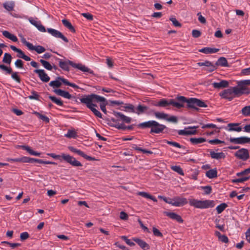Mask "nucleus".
Wrapping results in <instances>:
<instances>
[{
  "instance_id": "1",
  "label": "nucleus",
  "mask_w": 250,
  "mask_h": 250,
  "mask_svg": "<svg viewBox=\"0 0 250 250\" xmlns=\"http://www.w3.org/2000/svg\"><path fill=\"white\" fill-rule=\"evenodd\" d=\"M176 101L171 99L167 100L162 99L159 102L153 104L155 106L166 107L170 105L178 109L182 107H186L198 111V107H207L208 106L206 103L200 99L195 98H187L183 96H178L176 98Z\"/></svg>"
},
{
  "instance_id": "2",
  "label": "nucleus",
  "mask_w": 250,
  "mask_h": 250,
  "mask_svg": "<svg viewBox=\"0 0 250 250\" xmlns=\"http://www.w3.org/2000/svg\"><path fill=\"white\" fill-rule=\"evenodd\" d=\"M54 58L56 60L58 61L59 67L63 71L69 72L70 71L69 65H71L72 67L77 68L83 72H87L91 74H94L93 70L81 63H76L69 60L63 61L56 57H55Z\"/></svg>"
},
{
  "instance_id": "3",
  "label": "nucleus",
  "mask_w": 250,
  "mask_h": 250,
  "mask_svg": "<svg viewBox=\"0 0 250 250\" xmlns=\"http://www.w3.org/2000/svg\"><path fill=\"white\" fill-rule=\"evenodd\" d=\"M137 127L142 129L150 128V133L160 134L164 132L165 129L168 128L164 125L160 124L154 120H150L139 124Z\"/></svg>"
},
{
  "instance_id": "4",
  "label": "nucleus",
  "mask_w": 250,
  "mask_h": 250,
  "mask_svg": "<svg viewBox=\"0 0 250 250\" xmlns=\"http://www.w3.org/2000/svg\"><path fill=\"white\" fill-rule=\"evenodd\" d=\"M80 101L89 109L92 106H97V104H95V103L106 102V99L95 94H91L83 96L82 98H80Z\"/></svg>"
},
{
  "instance_id": "5",
  "label": "nucleus",
  "mask_w": 250,
  "mask_h": 250,
  "mask_svg": "<svg viewBox=\"0 0 250 250\" xmlns=\"http://www.w3.org/2000/svg\"><path fill=\"white\" fill-rule=\"evenodd\" d=\"M47 155L54 159H58L61 161L63 160L73 167H82L83 166L80 162L76 160L74 157L68 154L62 153V155H60L55 153H48Z\"/></svg>"
},
{
  "instance_id": "6",
  "label": "nucleus",
  "mask_w": 250,
  "mask_h": 250,
  "mask_svg": "<svg viewBox=\"0 0 250 250\" xmlns=\"http://www.w3.org/2000/svg\"><path fill=\"white\" fill-rule=\"evenodd\" d=\"M189 204L191 206L201 209L213 208L215 206L214 201L209 200L202 201L195 199H189Z\"/></svg>"
},
{
  "instance_id": "7",
  "label": "nucleus",
  "mask_w": 250,
  "mask_h": 250,
  "mask_svg": "<svg viewBox=\"0 0 250 250\" xmlns=\"http://www.w3.org/2000/svg\"><path fill=\"white\" fill-rule=\"evenodd\" d=\"M113 114L116 119L114 118L105 119L107 125L109 126H110L109 123H111V124H120L118 122L120 121L127 124L130 123L132 119L130 117L125 115L121 112L113 111Z\"/></svg>"
},
{
  "instance_id": "8",
  "label": "nucleus",
  "mask_w": 250,
  "mask_h": 250,
  "mask_svg": "<svg viewBox=\"0 0 250 250\" xmlns=\"http://www.w3.org/2000/svg\"><path fill=\"white\" fill-rule=\"evenodd\" d=\"M236 86L230 87L229 88L224 90L220 93V96L224 99H227L229 101H231L235 97H238V93L236 92Z\"/></svg>"
},
{
  "instance_id": "9",
  "label": "nucleus",
  "mask_w": 250,
  "mask_h": 250,
  "mask_svg": "<svg viewBox=\"0 0 250 250\" xmlns=\"http://www.w3.org/2000/svg\"><path fill=\"white\" fill-rule=\"evenodd\" d=\"M198 127V126H190L185 127L184 129L178 130V133L180 135H191L196 134L197 131L196 129Z\"/></svg>"
},
{
  "instance_id": "10",
  "label": "nucleus",
  "mask_w": 250,
  "mask_h": 250,
  "mask_svg": "<svg viewBox=\"0 0 250 250\" xmlns=\"http://www.w3.org/2000/svg\"><path fill=\"white\" fill-rule=\"evenodd\" d=\"M235 157L243 161L247 160L250 157L249 151L247 149L242 148L235 152Z\"/></svg>"
},
{
  "instance_id": "11",
  "label": "nucleus",
  "mask_w": 250,
  "mask_h": 250,
  "mask_svg": "<svg viewBox=\"0 0 250 250\" xmlns=\"http://www.w3.org/2000/svg\"><path fill=\"white\" fill-rule=\"evenodd\" d=\"M230 143L237 145H244L250 143V138L246 136H242L237 138L230 137L229 139Z\"/></svg>"
},
{
  "instance_id": "12",
  "label": "nucleus",
  "mask_w": 250,
  "mask_h": 250,
  "mask_svg": "<svg viewBox=\"0 0 250 250\" xmlns=\"http://www.w3.org/2000/svg\"><path fill=\"white\" fill-rule=\"evenodd\" d=\"M47 31L52 36L56 38L61 39L65 42H68V40L59 31L51 28H47Z\"/></svg>"
},
{
  "instance_id": "13",
  "label": "nucleus",
  "mask_w": 250,
  "mask_h": 250,
  "mask_svg": "<svg viewBox=\"0 0 250 250\" xmlns=\"http://www.w3.org/2000/svg\"><path fill=\"white\" fill-rule=\"evenodd\" d=\"M238 86H236V92H237L238 97L243 94L248 95L250 93V89L245 85L242 84L238 82Z\"/></svg>"
},
{
  "instance_id": "14",
  "label": "nucleus",
  "mask_w": 250,
  "mask_h": 250,
  "mask_svg": "<svg viewBox=\"0 0 250 250\" xmlns=\"http://www.w3.org/2000/svg\"><path fill=\"white\" fill-rule=\"evenodd\" d=\"M238 86H236V92H237L238 97L243 94L248 95L250 93V89L245 85L242 84L238 82Z\"/></svg>"
},
{
  "instance_id": "15",
  "label": "nucleus",
  "mask_w": 250,
  "mask_h": 250,
  "mask_svg": "<svg viewBox=\"0 0 250 250\" xmlns=\"http://www.w3.org/2000/svg\"><path fill=\"white\" fill-rule=\"evenodd\" d=\"M68 149L70 151L73 153H77L79 155L83 157L84 159H85L87 160L88 161H93L95 160V158L94 157H92L91 156H89L85 154L83 151H81L80 149H78L76 148H75L73 146H68Z\"/></svg>"
},
{
  "instance_id": "16",
  "label": "nucleus",
  "mask_w": 250,
  "mask_h": 250,
  "mask_svg": "<svg viewBox=\"0 0 250 250\" xmlns=\"http://www.w3.org/2000/svg\"><path fill=\"white\" fill-rule=\"evenodd\" d=\"M34 72L38 75L39 77L42 82L47 83L49 81L50 77L46 73L44 70L37 69L34 70Z\"/></svg>"
},
{
  "instance_id": "17",
  "label": "nucleus",
  "mask_w": 250,
  "mask_h": 250,
  "mask_svg": "<svg viewBox=\"0 0 250 250\" xmlns=\"http://www.w3.org/2000/svg\"><path fill=\"white\" fill-rule=\"evenodd\" d=\"M188 201L187 198L177 196L173 198V203L171 204L172 206L175 207H182L188 204Z\"/></svg>"
},
{
  "instance_id": "18",
  "label": "nucleus",
  "mask_w": 250,
  "mask_h": 250,
  "mask_svg": "<svg viewBox=\"0 0 250 250\" xmlns=\"http://www.w3.org/2000/svg\"><path fill=\"white\" fill-rule=\"evenodd\" d=\"M164 214L179 223H182L184 221L181 216L175 212L165 211L164 212Z\"/></svg>"
},
{
  "instance_id": "19",
  "label": "nucleus",
  "mask_w": 250,
  "mask_h": 250,
  "mask_svg": "<svg viewBox=\"0 0 250 250\" xmlns=\"http://www.w3.org/2000/svg\"><path fill=\"white\" fill-rule=\"evenodd\" d=\"M143 250H147L150 249L149 245L144 240L139 238H133L132 239Z\"/></svg>"
},
{
  "instance_id": "20",
  "label": "nucleus",
  "mask_w": 250,
  "mask_h": 250,
  "mask_svg": "<svg viewBox=\"0 0 250 250\" xmlns=\"http://www.w3.org/2000/svg\"><path fill=\"white\" fill-rule=\"evenodd\" d=\"M29 21L31 24L35 26L40 31L42 32H46V29L43 26L40 21H37L32 18H30Z\"/></svg>"
},
{
  "instance_id": "21",
  "label": "nucleus",
  "mask_w": 250,
  "mask_h": 250,
  "mask_svg": "<svg viewBox=\"0 0 250 250\" xmlns=\"http://www.w3.org/2000/svg\"><path fill=\"white\" fill-rule=\"evenodd\" d=\"M197 64L200 66H206L208 67V71L209 72H212L216 69V65L208 61H206L204 62H199Z\"/></svg>"
},
{
  "instance_id": "22",
  "label": "nucleus",
  "mask_w": 250,
  "mask_h": 250,
  "mask_svg": "<svg viewBox=\"0 0 250 250\" xmlns=\"http://www.w3.org/2000/svg\"><path fill=\"white\" fill-rule=\"evenodd\" d=\"M54 92L57 95L68 99H71L73 97L68 92L61 89H55L54 90Z\"/></svg>"
},
{
  "instance_id": "23",
  "label": "nucleus",
  "mask_w": 250,
  "mask_h": 250,
  "mask_svg": "<svg viewBox=\"0 0 250 250\" xmlns=\"http://www.w3.org/2000/svg\"><path fill=\"white\" fill-rule=\"evenodd\" d=\"M119 109L121 110L126 112L128 111L132 113H134L135 112V107L134 105L130 104H122Z\"/></svg>"
},
{
  "instance_id": "24",
  "label": "nucleus",
  "mask_w": 250,
  "mask_h": 250,
  "mask_svg": "<svg viewBox=\"0 0 250 250\" xmlns=\"http://www.w3.org/2000/svg\"><path fill=\"white\" fill-rule=\"evenodd\" d=\"M111 127H114L118 129H122V130H132L133 129V127L134 125H131L128 126L125 125L124 124H111V123L109 124Z\"/></svg>"
},
{
  "instance_id": "25",
  "label": "nucleus",
  "mask_w": 250,
  "mask_h": 250,
  "mask_svg": "<svg viewBox=\"0 0 250 250\" xmlns=\"http://www.w3.org/2000/svg\"><path fill=\"white\" fill-rule=\"evenodd\" d=\"M239 123H229L228 125L229 131H236L239 132L242 130V128L239 126Z\"/></svg>"
},
{
  "instance_id": "26",
  "label": "nucleus",
  "mask_w": 250,
  "mask_h": 250,
  "mask_svg": "<svg viewBox=\"0 0 250 250\" xmlns=\"http://www.w3.org/2000/svg\"><path fill=\"white\" fill-rule=\"evenodd\" d=\"M209 154L211 158L216 160L224 159L226 157L225 153L222 152H215L214 151L210 150L209 151Z\"/></svg>"
},
{
  "instance_id": "27",
  "label": "nucleus",
  "mask_w": 250,
  "mask_h": 250,
  "mask_svg": "<svg viewBox=\"0 0 250 250\" xmlns=\"http://www.w3.org/2000/svg\"><path fill=\"white\" fill-rule=\"evenodd\" d=\"M229 84V82L226 80H222L219 83H213L212 85L215 88H221L228 87Z\"/></svg>"
},
{
  "instance_id": "28",
  "label": "nucleus",
  "mask_w": 250,
  "mask_h": 250,
  "mask_svg": "<svg viewBox=\"0 0 250 250\" xmlns=\"http://www.w3.org/2000/svg\"><path fill=\"white\" fill-rule=\"evenodd\" d=\"M219 50V49L218 48H210V47H204L202 49H200L199 50V51L200 52L208 54H212V53H215L217 52Z\"/></svg>"
},
{
  "instance_id": "29",
  "label": "nucleus",
  "mask_w": 250,
  "mask_h": 250,
  "mask_svg": "<svg viewBox=\"0 0 250 250\" xmlns=\"http://www.w3.org/2000/svg\"><path fill=\"white\" fill-rule=\"evenodd\" d=\"M214 65H216V69L217 68V66H221L223 67L229 66L228 61L226 58L223 57L219 58L216 63H214Z\"/></svg>"
},
{
  "instance_id": "30",
  "label": "nucleus",
  "mask_w": 250,
  "mask_h": 250,
  "mask_svg": "<svg viewBox=\"0 0 250 250\" xmlns=\"http://www.w3.org/2000/svg\"><path fill=\"white\" fill-rule=\"evenodd\" d=\"M3 7L8 12H11L14 10L15 7V2L13 1H7L3 3Z\"/></svg>"
},
{
  "instance_id": "31",
  "label": "nucleus",
  "mask_w": 250,
  "mask_h": 250,
  "mask_svg": "<svg viewBox=\"0 0 250 250\" xmlns=\"http://www.w3.org/2000/svg\"><path fill=\"white\" fill-rule=\"evenodd\" d=\"M148 109V107L146 106L139 104L136 108H135L134 113L140 115L145 113Z\"/></svg>"
},
{
  "instance_id": "32",
  "label": "nucleus",
  "mask_w": 250,
  "mask_h": 250,
  "mask_svg": "<svg viewBox=\"0 0 250 250\" xmlns=\"http://www.w3.org/2000/svg\"><path fill=\"white\" fill-rule=\"evenodd\" d=\"M206 176L209 179H213L217 177V171L216 168L209 169L206 172Z\"/></svg>"
},
{
  "instance_id": "33",
  "label": "nucleus",
  "mask_w": 250,
  "mask_h": 250,
  "mask_svg": "<svg viewBox=\"0 0 250 250\" xmlns=\"http://www.w3.org/2000/svg\"><path fill=\"white\" fill-rule=\"evenodd\" d=\"M215 235L218 237L220 241L225 243H228L229 239L226 235H222L218 231H216L215 232Z\"/></svg>"
},
{
  "instance_id": "34",
  "label": "nucleus",
  "mask_w": 250,
  "mask_h": 250,
  "mask_svg": "<svg viewBox=\"0 0 250 250\" xmlns=\"http://www.w3.org/2000/svg\"><path fill=\"white\" fill-rule=\"evenodd\" d=\"M138 195L141 196L144 198L149 199L155 202H157V199L153 196L144 191H141L138 193Z\"/></svg>"
},
{
  "instance_id": "35",
  "label": "nucleus",
  "mask_w": 250,
  "mask_h": 250,
  "mask_svg": "<svg viewBox=\"0 0 250 250\" xmlns=\"http://www.w3.org/2000/svg\"><path fill=\"white\" fill-rule=\"evenodd\" d=\"M21 147L23 150L27 151L30 155L37 156H39L41 155L40 153L34 151L28 146H21Z\"/></svg>"
},
{
  "instance_id": "36",
  "label": "nucleus",
  "mask_w": 250,
  "mask_h": 250,
  "mask_svg": "<svg viewBox=\"0 0 250 250\" xmlns=\"http://www.w3.org/2000/svg\"><path fill=\"white\" fill-rule=\"evenodd\" d=\"M2 35L6 38L11 40L13 42H16L18 41V38L16 36L9 33L7 31H2Z\"/></svg>"
},
{
  "instance_id": "37",
  "label": "nucleus",
  "mask_w": 250,
  "mask_h": 250,
  "mask_svg": "<svg viewBox=\"0 0 250 250\" xmlns=\"http://www.w3.org/2000/svg\"><path fill=\"white\" fill-rule=\"evenodd\" d=\"M62 23L64 26L67 28L71 32L73 33L75 32V29L74 27L68 20L66 19H63L62 20Z\"/></svg>"
},
{
  "instance_id": "38",
  "label": "nucleus",
  "mask_w": 250,
  "mask_h": 250,
  "mask_svg": "<svg viewBox=\"0 0 250 250\" xmlns=\"http://www.w3.org/2000/svg\"><path fill=\"white\" fill-rule=\"evenodd\" d=\"M206 139H205L204 138H202V137L198 138H191L190 139V141L193 145H197L199 144H201V143L206 142Z\"/></svg>"
},
{
  "instance_id": "39",
  "label": "nucleus",
  "mask_w": 250,
  "mask_h": 250,
  "mask_svg": "<svg viewBox=\"0 0 250 250\" xmlns=\"http://www.w3.org/2000/svg\"><path fill=\"white\" fill-rule=\"evenodd\" d=\"M240 113L244 117H250V105L244 107L241 109Z\"/></svg>"
},
{
  "instance_id": "40",
  "label": "nucleus",
  "mask_w": 250,
  "mask_h": 250,
  "mask_svg": "<svg viewBox=\"0 0 250 250\" xmlns=\"http://www.w3.org/2000/svg\"><path fill=\"white\" fill-rule=\"evenodd\" d=\"M64 136L68 138H76L77 137V132L75 130L69 129L66 134H65Z\"/></svg>"
},
{
  "instance_id": "41",
  "label": "nucleus",
  "mask_w": 250,
  "mask_h": 250,
  "mask_svg": "<svg viewBox=\"0 0 250 250\" xmlns=\"http://www.w3.org/2000/svg\"><path fill=\"white\" fill-rule=\"evenodd\" d=\"M12 59V58L10 54L8 53H5L4 54V56L2 59V62L3 63L10 64L11 62Z\"/></svg>"
},
{
  "instance_id": "42",
  "label": "nucleus",
  "mask_w": 250,
  "mask_h": 250,
  "mask_svg": "<svg viewBox=\"0 0 250 250\" xmlns=\"http://www.w3.org/2000/svg\"><path fill=\"white\" fill-rule=\"evenodd\" d=\"M131 147L133 149H134L136 150H138V151L142 152L143 153H148V154H151L153 153L152 151L139 147L137 146L136 145H135V144H133L132 145Z\"/></svg>"
},
{
  "instance_id": "43",
  "label": "nucleus",
  "mask_w": 250,
  "mask_h": 250,
  "mask_svg": "<svg viewBox=\"0 0 250 250\" xmlns=\"http://www.w3.org/2000/svg\"><path fill=\"white\" fill-rule=\"evenodd\" d=\"M49 99H50L53 103L59 106L63 105V102L61 99L57 98V97L53 96H49Z\"/></svg>"
},
{
  "instance_id": "44",
  "label": "nucleus",
  "mask_w": 250,
  "mask_h": 250,
  "mask_svg": "<svg viewBox=\"0 0 250 250\" xmlns=\"http://www.w3.org/2000/svg\"><path fill=\"white\" fill-rule=\"evenodd\" d=\"M40 62L42 63V66L48 70H51L52 69V67L51 64L47 61L44 60L43 59H41L40 60Z\"/></svg>"
},
{
  "instance_id": "45",
  "label": "nucleus",
  "mask_w": 250,
  "mask_h": 250,
  "mask_svg": "<svg viewBox=\"0 0 250 250\" xmlns=\"http://www.w3.org/2000/svg\"><path fill=\"white\" fill-rule=\"evenodd\" d=\"M0 69L5 71V74H11L12 73V69L10 67H8L4 64H0Z\"/></svg>"
},
{
  "instance_id": "46",
  "label": "nucleus",
  "mask_w": 250,
  "mask_h": 250,
  "mask_svg": "<svg viewBox=\"0 0 250 250\" xmlns=\"http://www.w3.org/2000/svg\"><path fill=\"white\" fill-rule=\"evenodd\" d=\"M227 207L228 205L225 203H222L218 205L216 208L217 213L220 214L222 213Z\"/></svg>"
},
{
  "instance_id": "47",
  "label": "nucleus",
  "mask_w": 250,
  "mask_h": 250,
  "mask_svg": "<svg viewBox=\"0 0 250 250\" xmlns=\"http://www.w3.org/2000/svg\"><path fill=\"white\" fill-rule=\"evenodd\" d=\"M155 116L160 119H165L166 120V118L168 116V114L164 113L163 112H155L154 113Z\"/></svg>"
},
{
  "instance_id": "48",
  "label": "nucleus",
  "mask_w": 250,
  "mask_h": 250,
  "mask_svg": "<svg viewBox=\"0 0 250 250\" xmlns=\"http://www.w3.org/2000/svg\"><path fill=\"white\" fill-rule=\"evenodd\" d=\"M34 114H36L40 119L45 123H48L49 122V119L47 116L43 115L38 112H35Z\"/></svg>"
},
{
  "instance_id": "49",
  "label": "nucleus",
  "mask_w": 250,
  "mask_h": 250,
  "mask_svg": "<svg viewBox=\"0 0 250 250\" xmlns=\"http://www.w3.org/2000/svg\"><path fill=\"white\" fill-rule=\"evenodd\" d=\"M171 168L172 170L176 172L177 173H178L179 174H180L181 175H184L183 170L182 168L180 166H171Z\"/></svg>"
},
{
  "instance_id": "50",
  "label": "nucleus",
  "mask_w": 250,
  "mask_h": 250,
  "mask_svg": "<svg viewBox=\"0 0 250 250\" xmlns=\"http://www.w3.org/2000/svg\"><path fill=\"white\" fill-rule=\"evenodd\" d=\"M200 188L204 190V194L208 195L210 194L212 192V188L210 186H201Z\"/></svg>"
},
{
  "instance_id": "51",
  "label": "nucleus",
  "mask_w": 250,
  "mask_h": 250,
  "mask_svg": "<svg viewBox=\"0 0 250 250\" xmlns=\"http://www.w3.org/2000/svg\"><path fill=\"white\" fill-rule=\"evenodd\" d=\"M250 179V177H243L242 178H237L232 180V182L233 183H243L245 181L248 180Z\"/></svg>"
},
{
  "instance_id": "52",
  "label": "nucleus",
  "mask_w": 250,
  "mask_h": 250,
  "mask_svg": "<svg viewBox=\"0 0 250 250\" xmlns=\"http://www.w3.org/2000/svg\"><path fill=\"white\" fill-rule=\"evenodd\" d=\"M95 106H92L91 107V108H89V109H90V110L93 113V114L96 116H97V117L98 118H101V119H103V116H102V114H101V113L98 111V110H97L95 108Z\"/></svg>"
},
{
  "instance_id": "53",
  "label": "nucleus",
  "mask_w": 250,
  "mask_h": 250,
  "mask_svg": "<svg viewBox=\"0 0 250 250\" xmlns=\"http://www.w3.org/2000/svg\"><path fill=\"white\" fill-rule=\"evenodd\" d=\"M23 44H24L30 50H35L36 49V46H34L32 43L27 42L25 39H24V40L22 41Z\"/></svg>"
},
{
  "instance_id": "54",
  "label": "nucleus",
  "mask_w": 250,
  "mask_h": 250,
  "mask_svg": "<svg viewBox=\"0 0 250 250\" xmlns=\"http://www.w3.org/2000/svg\"><path fill=\"white\" fill-rule=\"evenodd\" d=\"M165 142L168 145L172 146H173L178 147L180 148H185V147L183 146L180 145L179 143L176 142L170 141L167 140H165Z\"/></svg>"
},
{
  "instance_id": "55",
  "label": "nucleus",
  "mask_w": 250,
  "mask_h": 250,
  "mask_svg": "<svg viewBox=\"0 0 250 250\" xmlns=\"http://www.w3.org/2000/svg\"><path fill=\"white\" fill-rule=\"evenodd\" d=\"M208 142L212 145H217L220 144H225V142L224 141L220 140L218 139H215L213 140H209L208 141Z\"/></svg>"
},
{
  "instance_id": "56",
  "label": "nucleus",
  "mask_w": 250,
  "mask_h": 250,
  "mask_svg": "<svg viewBox=\"0 0 250 250\" xmlns=\"http://www.w3.org/2000/svg\"><path fill=\"white\" fill-rule=\"evenodd\" d=\"M49 84L53 87H59L62 83L59 81L55 80L50 82Z\"/></svg>"
},
{
  "instance_id": "57",
  "label": "nucleus",
  "mask_w": 250,
  "mask_h": 250,
  "mask_svg": "<svg viewBox=\"0 0 250 250\" xmlns=\"http://www.w3.org/2000/svg\"><path fill=\"white\" fill-rule=\"evenodd\" d=\"M31 95H30L28 96V98L30 100H38L39 98V95H38V93L33 90L31 92Z\"/></svg>"
},
{
  "instance_id": "58",
  "label": "nucleus",
  "mask_w": 250,
  "mask_h": 250,
  "mask_svg": "<svg viewBox=\"0 0 250 250\" xmlns=\"http://www.w3.org/2000/svg\"><path fill=\"white\" fill-rule=\"evenodd\" d=\"M152 231L153 235L157 237H163V235L160 231L155 227H153Z\"/></svg>"
},
{
  "instance_id": "59",
  "label": "nucleus",
  "mask_w": 250,
  "mask_h": 250,
  "mask_svg": "<svg viewBox=\"0 0 250 250\" xmlns=\"http://www.w3.org/2000/svg\"><path fill=\"white\" fill-rule=\"evenodd\" d=\"M11 78L14 80L16 82H17V83H21V79L20 78V77L18 76V72H12L11 73Z\"/></svg>"
},
{
  "instance_id": "60",
  "label": "nucleus",
  "mask_w": 250,
  "mask_h": 250,
  "mask_svg": "<svg viewBox=\"0 0 250 250\" xmlns=\"http://www.w3.org/2000/svg\"><path fill=\"white\" fill-rule=\"evenodd\" d=\"M21 163H32V158L26 156L21 157Z\"/></svg>"
},
{
  "instance_id": "61",
  "label": "nucleus",
  "mask_w": 250,
  "mask_h": 250,
  "mask_svg": "<svg viewBox=\"0 0 250 250\" xmlns=\"http://www.w3.org/2000/svg\"><path fill=\"white\" fill-rule=\"evenodd\" d=\"M169 20L172 22L173 24L176 27H181V24L175 18H170Z\"/></svg>"
},
{
  "instance_id": "62",
  "label": "nucleus",
  "mask_w": 250,
  "mask_h": 250,
  "mask_svg": "<svg viewBox=\"0 0 250 250\" xmlns=\"http://www.w3.org/2000/svg\"><path fill=\"white\" fill-rule=\"evenodd\" d=\"M37 53L41 54L44 52L45 51V48L41 45L36 46L35 50Z\"/></svg>"
},
{
  "instance_id": "63",
  "label": "nucleus",
  "mask_w": 250,
  "mask_h": 250,
  "mask_svg": "<svg viewBox=\"0 0 250 250\" xmlns=\"http://www.w3.org/2000/svg\"><path fill=\"white\" fill-rule=\"evenodd\" d=\"M29 237V234L27 232H23L20 234V239L21 241H24Z\"/></svg>"
},
{
  "instance_id": "64",
  "label": "nucleus",
  "mask_w": 250,
  "mask_h": 250,
  "mask_svg": "<svg viewBox=\"0 0 250 250\" xmlns=\"http://www.w3.org/2000/svg\"><path fill=\"white\" fill-rule=\"evenodd\" d=\"M15 65L17 68H22L23 67V62L21 60L18 59L15 62Z\"/></svg>"
}]
</instances>
